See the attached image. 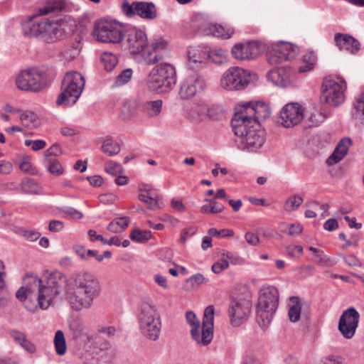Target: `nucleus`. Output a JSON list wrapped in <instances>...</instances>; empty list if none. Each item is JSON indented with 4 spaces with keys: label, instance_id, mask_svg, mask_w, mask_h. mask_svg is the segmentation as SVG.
<instances>
[{
    "label": "nucleus",
    "instance_id": "0e129e2a",
    "mask_svg": "<svg viewBox=\"0 0 364 364\" xmlns=\"http://www.w3.org/2000/svg\"><path fill=\"white\" fill-rule=\"evenodd\" d=\"M208 58L211 59L215 63H220L223 58L225 57V52L221 49L213 50L208 53Z\"/></svg>",
    "mask_w": 364,
    "mask_h": 364
},
{
    "label": "nucleus",
    "instance_id": "4468645a",
    "mask_svg": "<svg viewBox=\"0 0 364 364\" xmlns=\"http://www.w3.org/2000/svg\"><path fill=\"white\" fill-rule=\"evenodd\" d=\"M299 52V48L292 43L277 42L267 48V60L270 65H277L294 58Z\"/></svg>",
    "mask_w": 364,
    "mask_h": 364
},
{
    "label": "nucleus",
    "instance_id": "e433bc0d",
    "mask_svg": "<svg viewBox=\"0 0 364 364\" xmlns=\"http://www.w3.org/2000/svg\"><path fill=\"white\" fill-rule=\"evenodd\" d=\"M139 191L145 192L144 193L139 194L138 198L141 202L146 204L148 208L155 210L159 208L157 196H151L149 190L141 186H139Z\"/></svg>",
    "mask_w": 364,
    "mask_h": 364
},
{
    "label": "nucleus",
    "instance_id": "bf43d9fd",
    "mask_svg": "<svg viewBox=\"0 0 364 364\" xmlns=\"http://www.w3.org/2000/svg\"><path fill=\"white\" fill-rule=\"evenodd\" d=\"M18 234L31 242H34L41 237V233L39 232L23 228H21L19 230Z\"/></svg>",
    "mask_w": 364,
    "mask_h": 364
},
{
    "label": "nucleus",
    "instance_id": "58836bf2",
    "mask_svg": "<svg viewBox=\"0 0 364 364\" xmlns=\"http://www.w3.org/2000/svg\"><path fill=\"white\" fill-rule=\"evenodd\" d=\"M353 116L364 123V92L355 98Z\"/></svg>",
    "mask_w": 364,
    "mask_h": 364
},
{
    "label": "nucleus",
    "instance_id": "de8ad7c7",
    "mask_svg": "<svg viewBox=\"0 0 364 364\" xmlns=\"http://www.w3.org/2000/svg\"><path fill=\"white\" fill-rule=\"evenodd\" d=\"M129 237L132 241L136 242H145L151 239V232L149 230L136 229L132 231Z\"/></svg>",
    "mask_w": 364,
    "mask_h": 364
},
{
    "label": "nucleus",
    "instance_id": "b1692460",
    "mask_svg": "<svg viewBox=\"0 0 364 364\" xmlns=\"http://www.w3.org/2000/svg\"><path fill=\"white\" fill-rule=\"evenodd\" d=\"M334 41L340 50L354 54L360 50V45L358 41L348 34L336 33L334 36Z\"/></svg>",
    "mask_w": 364,
    "mask_h": 364
},
{
    "label": "nucleus",
    "instance_id": "c756f323",
    "mask_svg": "<svg viewBox=\"0 0 364 364\" xmlns=\"http://www.w3.org/2000/svg\"><path fill=\"white\" fill-rule=\"evenodd\" d=\"M187 58L190 66L193 68H198L205 63L208 57L206 52L196 48H191L188 50Z\"/></svg>",
    "mask_w": 364,
    "mask_h": 364
},
{
    "label": "nucleus",
    "instance_id": "ddd939ff",
    "mask_svg": "<svg viewBox=\"0 0 364 364\" xmlns=\"http://www.w3.org/2000/svg\"><path fill=\"white\" fill-rule=\"evenodd\" d=\"M87 26L86 17L70 16V58H75L80 55L82 48V36L87 31Z\"/></svg>",
    "mask_w": 364,
    "mask_h": 364
},
{
    "label": "nucleus",
    "instance_id": "9d476101",
    "mask_svg": "<svg viewBox=\"0 0 364 364\" xmlns=\"http://www.w3.org/2000/svg\"><path fill=\"white\" fill-rule=\"evenodd\" d=\"M147 36L144 31L135 27L127 31L126 43L127 48L132 54L141 53L144 63L147 65H153L158 63L161 56L155 54L151 57L150 48H146Z\"/></svg>",
    "mask_w": 364,
    "mask_h": 364
},
{
    "label": "nucleus",
    "instance_id": "a19ab883",
    "mask_svg": "<svg viewBox=\"0 0 364 364\" xmlns=\"http://www.w3.org/2000/svg\"><path fill=\"white\" fill-rule=\"evenodd\" d=\"M304 202V199L299 195H293L289 197L284 203V209L286 212L291 213L299 208Z\"/></svg>",
    "mask_w": 364,
    "mask_h": 364
},
{
    "label": "nucleus",
    "instance_id": "864d4df0",
    "mask_svg": "<svg viewBox=\"0 0 364 364\" xmlns=\"http://www.w3.org/2000/svg\"><path fill=\"white\" fill-rule=\"evenodd\" d=\"M135 104L132 102H125L121 109V114L124 120L130 119L134 114Z\"/></svg>",
    "mask_w": 364,
    "mask_h": 364
},
{
    "label": "nucleus",
    "instance_id": "2eb2a0df",
    "mask_svg": "<svg viewBox=\"0 0 364 364\" xmlns=\"http://www.w3.org/2000/svg\"><path fill=\"white\" fill-rule=\"evenodd\" d=\"M250 75L246 70L238 67L227 70L220 80V85L229 90H240L249 84Z\"/></svg>",
    "mask_w": 364,
    "mask_h": 364
},
{
    "label": "nucleus",
    "instance_id": "f8f14e48",
    "mask_svg": "<svg viewBox=\"0 0 364 364\" xmlns=\"http://www.w3.org/2000/svg\"><path fill=\"white\" fill-rule=\"evenodd\" d=\"M92 35L99 42L119 43L124 38L122 24L115 20L101 19L95 23Z\"/></svg>",
    "mask_w": 364,
    "mask_h": 364
},
{
    "label": "nucleus",
    "instance_id": "1a4fd4ad",
    "mask_svg": "<svg viewBox=\"0 0 364 364\" xmlns=\"http://www.w3.org/2000/svg\"><path fill=\"white\" fill-rule=\"evenodd\" d=\"M50 81L46 68L36 67L18 73L16 78V85L21 90L38 92L43 90Z\"/></svg>",
    "mask_w": 364,
    "mask_h": 364
},
{
    "label": "nucleus",
    "instance_id": "ea45409f",
    "mask_svg": "<svg viewBox=\"0 0 364 364\" xmlns=\"http://www.w3.org/2000/svg\"><path fill=\"white\" fill-rule=\"evenodd\" d=\"M129 218L122 217L113 220L107 226V230L112 232H120L124 230L129 225Z\"/></svg>",
    "mask_w": 364,
    "mask_h": 364
},
{
    "label": "nucleus",
    "instance_id": "412c9836",
    "mask_svg": "<svg viewBox=\"0 0 364 364\" xmlns=\"http://www.w3.org/2000/svg\"><path fill=\"white\" fill-rule=\"evenodd\" d=\"M251 303L247 299H235L230 302L228 314L233 326H240L246 321L251 311Z\"/></svg>",
    "mask_w": 364,
    "mask_h": 364
},
{
    "label": "nucleus",
    "instance_id": "7c9ffc66",
    "mask_svg": "<svg viewBox=\"0 0 364 364\" xmlns=\"http://www.w3.org/2000/svg\"><path fill=\"white\" fill-rule=\"evenodd\" d=\"M19 121L23 126L28 129H36L41 125L40 118L31 110H22L19 114Z\"/></svg>",
    "mask_w": 364,
    "mask_h": 364
},
{
    "label": "nucleus",
    "instance_id": "6ab92c4d",
    "mask_svg": "<svg viewBox=\"0 0 364 364\" xmlns=\"http://www.w3.org/2000/svg\"><path fill=\"white\" fill-rule=\"evenodd\" d=\"M359 319L360 314L353 307L343 312L339 318L338 328L345 338L350 339L354 336Z\"/></svg>",
    "mask_w": 364,
    "mask_h": 364
},
{
    "label": "nucleus",
    "instance_id": "a878e982",
    "mask_svg": "<svg viewBox=\"0 0 364 364\" xmlns=\"http://www.w3.org/2000/svg\"><path fill=\"white\" fill-rule=\"evenodd\" d=\"M290 69L287 67H280L271 70L267 73V78L274 85L284 87L291 82Z\"/></svg>",
    "mask_w": 364,
    "mask_h": 364
},
{
    "label": "nucleus",
    "instance_id": "423d86ee",
    "mask_svg": "<svg viewBox=\"0 0 364 364\" xmlns=\"http://www.w3.org/2000/svg\"><path fill=\"white\" fill-rule=\"evenodd\" d=\"M215 309L213 306H208L204 311L202 326L193 311L186 314L188 323L191 326V334L193 339L200 346H207L213 338V321Z\"/></svg>",
    "mask_w": 364,
    "mask_h": 364
},
{
    "label": "nucleus",
    "instance_id": "72a5a7b5",
    "mask_svg": "<svg viewBox=\"0 0 364 364\" xmlns=\"http://www.w3.org/2000/svg\"><path fill=\"white\" fill-rule=\"evenodd\" d=\"M208 29L213 36L223 38H230L235 33L232 28L217 23H210Z\"/></svg>",
    "mask_w": 364,
    "mask_h": 364
},
{
    "label": "nucleus",
    "instance_id": "c9c22d12",
    "mask_svg": "<svg viewBox=\"0 0 364 364\" xmlns=\"http://www.w3.org/2000/svg\"><path fill=\"white\" fill-rule=\"evenodd\" d=\"M162 105L163 102L161 100L148 101L143 104L142 110L149 117H156L161 112Z\"/></svg>",
    "mask_w": 364,
    "mask_h": 364
},
{
    "label": "nucleus",
    "instance_id": "f3484780",
    "mask_svg": "<svg viewBox=\"0 0 364 364\" xmlns=\"http://www.w3.org/2000/svg\"><path fill=\"white\" fill-rule=\"evenodd\" d=\"M66 27L67 23L62 18H41V38L48 43L55 42L65 34Z\"/></svg>",
    "mask_w": 364,
    "mask_h": 364
},
{
    "label": "nucleus",
    "instance_id": "aec40b11",
    "mask_svg": "<svg viewBox=\"0 0 364 364\" xmlns=\"http://www.w3.org/2000/svg\"><path fill=\"white\" fill-rule=\"evenodd\" d=\"M205 86V80L197 73L186 77L181 82L179 97L182 100H189L201 92Z\"/></svg>",
    "mask_w": 364,
    "mask_h": 364
},
{
    "label": "nucleus",
    "instance_id": "4d7b16f0",
    "mask_svg": "<svg viewBox=\"0 0 364 364\" xmlns=\"http://www.w3.org/2000/svg\"><path fill=\"white\" fill-rule=\"evenodd\" d=\"M327 117V114L324 112L316 111L310 114L309 119L311 122V126L316 127L319 125Z\"/></svg>",
    "mask_w": 364,
    "mask_h": 364
},
{
    "label": "nucleus",
    "instance_id": "69168bd1",
    "mask_svg": "<svg viewBox=\"0 0 364 364\" xmlns=\"http://www.w3.org/2000/svg\"><path fill=\"white\" fill-rule=\"evenodd\" d=\"M222 257L234 264H240L242 260L240 257L229 251H223L222 252Z\"/></svg>",
    "mask_w": 364,
    "mask_h": 364
},
{
    "label": "nucleus",
    "instance_id": "2f4dec72",
    "mask_svg": "<svg viewBox=\"0 0 364 364\" xmlns=\"http://www.w3.org/2000/svg\"><path fill=\"white\" fill-rule=\"evenodd\" d=\"M288 316L291 322L299 321L301 312V299L299 296H291L289 299Z\"/></svg>",
    "mask_w": 364,
    "mask_h": 364
},
{
    "label": "nucleus",
    "instance_id": "20e7f679",
    "mask_svg": "<svg viewBox=\"0 0 364 364\" xmlns=\"http://www.w3.org/2000/svg\"><path fill=\"white\" fill-rule=\"evenodd\" d=\"M279 300V290L274 286L265 285L260 289L256 304V314L257 321L261 327L266 328L271 323L277 310Z\"/></svg>",
    "mask_w": 364,
    "mask_h": 364
},
{
    "label": "nucleus",
    "instance_id": "f03ea898",
    "mask_svg": "<svg viewBox=\"0 0 364 364\" xmlns=\"http://www.w3.org/2000/svg\"><path fill=\"white\" fill-rule=\"evenodd\" d=\"M37 288L38 306L41 309H47L50 305L52 299L60 294L63 289L67 292V277L59 271L50 272L47 278L46 285L43 284L41 279L36 277H28Z\"/></svg>",
    "mask_w": 364,
    "mask_h": 364
},
{
    "label": "nucleus",
    "instance_id": "a18cd8bd",
    "mask_svg": "<svg viewBox=\"0 0 364 364\" xmlns=\"http://www.w3.org/2000/svg\"><path fill=\"white\" fill-rule=\"evenodd\" d=\"M101 61L103 63L105 69L107 72H111L117 65L118 58L114 53L105 52L102 53L101 56Z\"/></svg>",
    "mask_w": 364,
    "mask_h": 364
},
{
    "label": "nucleus",
    "instance_id": "c03bdc74",
    "mask_svg": "<svg viewBox=\"0 0 364 364\" xmlns=\"http://www.w3.org/2000/svg\"><path fill=\"white\" fill-rule=\"evenodd\" d=\"M54 345L55 351L58 355H63L65 353L67 349L66 342L64 333L60 330H58L55 332L54 337Z\"/></svg>",
    "mask_w": 364,
    "mask_h": 364
},
{
    "label": "nucleus",
    "instance_id": "338daca9",
    "mask_svg": "<svg viewBox=\"0 0 364 364\" xmlns=\"http://www.w3.org/2000/svg\"><path fill=\"white\" fill-rule=\"evenodd\" d=\"M61 154V149L58 144L52 145L46 151V159H52L51 156H55Z\"/></svg>",
    "mask_w": 364,
    "mask_h": 364
},
{
    "label": "nucleus",
    "instance_id": "8fccbe9b",
    "mask_svg": "<svg viewBox=\"0 0 364 364\" xmlns=\"http://www.w3.org/2000/svg\"><path fill=\"white\" fill-rule=\"evenodd\" d=\"M208 117L214 121L221 120L225 117V112L219 105H213L208 109Z\"/></svg>",
    "mask_w": 364,
    "mask_h": 364
},
{
    "label": "nucleus",
    "instance_id": "5fc2aeb1",
    "mask_svg": "<svg viewBox=\"0 0 364 364\" xmlns=\"http://www.w3.org/2000/svg\"><path fill=\"white\" fill-rule=\"evenodd\" d=\"M166 41L161 38H156L154 39L150 45H149V43H147V46H146V48H150V50H151V57H154L155 54H154V53H155L156 50H164L166 48Z\"/></svg>",
    "mask_w": 364,
    "mask_h": 364
},
{
    "label": "nucleus",
    "instance_id": "7ed1b4c3",
    "mask_svg": "<svg viewBox=\"0 0 364 364\" xmlns=\"http://www.w3.org/2000/svg\"><path fill=\"white\" fill-rule=\"evenodd\" d=\"M231 124L233 132L241 139L242 149L255 151L264 144L265 132L256 121H243L233 117Z\"/></svg>",
    "mask_w": 364,
    "mask_h": 364
},
{
    "label": "nucleus",
    "instance_id": "393cba45",
    "mask_svg": "<svg viewBox=\"0 0 364 364\" xmlns=\"http://www.w3.org/2000/svg\"><path fill=\"white\" fill-rule=\"evenodd\" d=\"M85 80L81 73L78 72H70V102L75 104L81 96L84 90Z\"/></svg>",
    "mask_w": 364,
    "mask_h": 364
},
{
    "label": "nucleus",
    "instance_id": "c85d7f7f",
    "mask_svg": "<svg viewBox=\"0 0 364 364\" xmlns=\"http://www.w3.org/2000/svg\"><path fill=\"white\" fill-rule=\"evenodd\" d=\"M9 336L14 339V341L23 348L28 353H33L36 351L35 345L27 339L26 336L24 333L15 329H11L9 331Z\"/></svg>",
    "mask_w": 364,
    "mask_h": 364
},
{
    "label": "nucleus",
    "instance_id": "603ef678",
    "mask_svg": "<svg viewBox=\"0 0 364 364\" xmlns=\"http://www.w3.org/2000/svg\"><path fill=\"white\" fill-rule=\"evenodd\" d=\"M46 160L48 162L47 169L50 173L56 176H59L63 173V169L62 166L55 159H48Z\"/></svg>",
    "mask_w": 364,
    "mask_h": 364
},
{
    "label": "nucleus",
    "instance_id": "0eeeda50",
    "mask_svg": "<svg viewBox=\"0 0 364 364\" xmlns=\"http://www.w3.org/2000/svg\"><path fill=\"white\" fill-rule=\"evenodd\" d=\"M175 68L170 63L154 66L146 78V85L151 91L166 92L173 88L176 81Z\"/></svg>",
    "mask_w": 364,
    "mask_h": 364
},
{
    "label": "nucleus",
    "instance_id": "9b49d317",
    "mask_svg": "<svg viewBox=\"0 0 364 364\" xmlns=\"http://www.w3.org/2000/svg\"><path fill=\"white\" fill-rule=\"evenodd\" d=\"M346 90L345 80L338 75L326 77L321 87V100L331 106L337 107L344 102Z\"/></svg>",
    "mask_w": 364,
    "mask_h": 364
},
{
    "label": "nucleus",
    "instance_id": "a211bd4d",
    "mask_svg": "<svg viewBox=\"0 0 364 364\" xmlns=\"http://www.w3.org/2000/svg\"><path fill=\"white\" fill-rule=\"evenodd\" d=\"M270 110L267 105L262 102H248L245 105L243 110L236 113L234 118L243 121H256L259 123L270 116Z\"/></svg>",
    "mask_w": 364,
    "mask_h": 364
},
{
    "label": "nucleus",
    "instance_id": "f257e3e1",
    "mask_svg": "<svg viewBox=\"0 0 364 364\" xmlns=\"http://www.w3.org/2000/svg\"><path fill=\"white\" fill-rule=\"evenodd\" d=\"M102 293L98 278L87 272L75 273L70 278V311L89 309Z\"/></svg>",
    "mask_w": 364,
    "mask_h": 364
},
{
    "label": "nucleus",
    "instance_id": "3c124183",
    "mask_svg": "<svg viewBox=\"0 0 364 364\" xmlns=\"http://www.w3.org/2000/svg\"><path fill=\"white\" fill-rule=\"evenodd\" d=\"M208 280L204 277L202 274L198 273L190 277L186 280L187 284H189L192 289H196L200 285L206 283Z\"/></svg>",
    "mask_w": 364,
    "mask_h": 364
},
{
    "label": "nucleus",
    "instance_id": "052dcab7",
    "mask_svg": "<svg viewBox=\"0 0 364 364\" xmlns=\"http://www.w3.org/2000/svg\"><path fill=\"white\" fill-rule=\"evenodd\" d=\"M208 234L210 236L218 237H232L234 235V231L230 229H223L218 230L216 228H212L209 229Z\"/></svg>",
    "mask_w": 364,
    "mask_h": 364
},
{
    "label": "nucleus",
    "instance_id": "5701e85b",
    "mask_svg": "<svg viewBox=\"0 0 364 364\" xmlns=\"http://www.w3.org/2000/svg\"><path fill=\"white\" fill-rule=\"evenodd\" d=\"M232 56L237 60H245L255 58L259 53L258 43L255 41L235 44L231 50Z\"/></svg>",
    "mask_w": 364,
    "mask_h": 364
},
{
    "label": "nucleus",
    "instance_id": "473e14b6",
    "mask_svg": "<svg viewBox=\"0 0 364 364\" xmlns=\"http://www.w3.org/2000/svg\"><path fill=\"white\" fill-rule=\"evenodd\" d=\"M6 276L4 264L0 259V306H6L10 298V294L5 280Z\"/></svg>",
    "mask_w": 364,
    "mask_h": 364
},
{
    "label": "nucleus",
    "instance_id": "f704fd0d",
    "mask_svg": "<svg viewBox=\"0 0 364 364\" xmlns=\"http://www.w3.org/2000/svg\"><path fill=\"white\" fill-rule=\"evenodd\" d=\"M317 55L315 52L312 50L307 51L303 55L304 65H301L298 68V72L302 73L312 70L315 67Z\"/></svg>",
    "mask_w": 364,
    "mask_h": 364
},
{
    "label": "nucleus",
    "instance_id": "4c0bfd02",
    "mask_svg": "<svg viewBox=\"0 0 364 364\" xmlns=\"http://www.w3.org/2000/svg\"><path fill=\"white\" fill-rule=\"evenodd\" d=\"M65 6V3L62 0H54L48 2L43 7L38 9V16L47 15L52 12L60 11Z\"/></svg>",
    "mask_w": 364,
    "mask_h": 364
},
{
    "label": "nucleus",
    "instance_id": "79ce46f5",
    "mask_svg": "<svg viewBox=\"0 0 364 364\" xmlns=\"http://www.w3.org/2000/svg\"><path fill=\"white\" fill-rule=\"evenodd\" d=\"M21 188L26 194H38L39 192L38 184L31 178H25L21 181Z\"/></svg>",
    "mask_w": 364,
    "mask_h": 364
},
{
    "label": "nucleus",
    "instance_id": "49530a36",
    "mask_svg": "<svg viewBox=\"0 0 364 364\" xmlns=\"http://www.w3.org/2000/svg\"><path fill=\"white\" fill-rule=\"evenodd\" d=\"M104 153L109 156H114L120 151L119 144L110 138L106 139L102 146Z\"/></svg>",
    "mask_w": 364,
    "mask_h": 364
},
{
    "label": "nucleus",
    "instance_id": "680f3d73",
    "mask_svg": "<svg viewBox=\"0 0 364 364\" xmlns=\"http://www.w3.org/2000/svg\"><path fill=\"white\" fill-rule=\"evenodd\" d=\"M309 250L312 252L315 257H316V259L315 260L317 263H328L330 262V259L324 255V252L321 250H318L314 247H309Z\"/></svg>",
    "mask_w": 364,
    "mask_h": 364
},
{
    "label": "nucleus",
    "instance_id": "cd10ccee",
    "mask_svg": "<svg viewBox=\"0 0 364 364\" xmlns=\"http://www.w3.org/2000/svg\"><path fill=\"white\" fill-rule=\"evenodd\" d=\"M21 27L25 36L41 38V18L39 17H29L22 22Z\"/></svg>",
    "mask_w": 364,
    "mask_h": 364
},
{
    "label": "nucleus",
    "instance_id": "e2e57ef3",
    "mask_svg": "<svg viewBox=\"0 0 364 364\" xmlns=\"http://www.w3.org/2000/svg\"><path fill=\"white\" fill-rule=\"evenodd\" d=\"M229 267V262L227 259H222L218 262H215L212 265V271L215 274H220L223 271L227 269Z\"/></svg>",
    "mask_w": 364,
    "mask_h": 364
},
{
    "label": "nucleus",
    "instance_id": "4be33fe9",
    "mask_svg": "<svg viewBox=\"0 0 364 364\" xmlns=\"http://www.w3.org/2000/svg\"><path fill=\"white\" fill-rule=\"evenodd\" d=\"M304 109L298 103L285 105L280 112V123L289 128L299 124L304 119Z\"/></svg>",
    "mask_w": 364,
    "mask_h": 364
},
{
    "label": "nucleus",
    "instance_id": "dca6fc26",
    "mask_svg": "<svg viewBox=\"0 0 364 364\" xmlns=\"http://www.w3.org/2000/svg\"><path fill=\"white\" fill-rule=\"evenodd\" d=\"M122 10L128 17L137 15L144 19L153 20L157 16L156 6L152 2L133 1L129 4L127 1H124L122 4Z\"/></svg>",
    "mask_w": 364,
    "mask_h": 364
},
{
    "label": "nucleus",
    "instance_id": "37998d69",
    "mask_svg": "<svg viewBox=\"0 0 364 364\" xmlns=\"http://www.w3.org/2000/svg\"><path fill=\"white\" fill-rule=\"evenodd\" d=\"M134 71L132 68H126L122 70L116 77L114 85L122 87L129 83L133 77Z\"/></svg>",
    "mask_w": 364,
    "mask_h": 364
},
{
    "label": "nucleus",
    "instance_id": "09e8293b",
    "mask_svg": "<svg viewBox=\"0 0 364 364\" xmlns=\"http://www.w3.org/2000/svg\"><path fill=\"white\" fill-rule=\"evenodd\" d=\"M83 330V324L80 318H77L70 323V331H71L74 339H77L80 337L82 335Z\"/></svg>",
    "mask_w": 364,
    "mask_h": 364
},
{
    "label": "nucleus",
    "instance_id": "774afa93",
    "mask_svg": "<svg viewBox=\"0 0 364 364\" xmlns=\"http://www.w3.org/2000/svg\"><path fill=\"white\" fill-rule=\"evenodd\" d=\"M118 328L114 326H100L97 331L99 333H104L108 336H113L117 332Z\"/></svg>",
    "mask_w": 364,
    "mask_h": 364
},
{
    "label": "nucleus",
    "instance_id": "bb28decb",
    "mask_svg": "<svg viewBox=\"0 0 364 364\" xmlns=\"http://www.w3.org/2000/svg\"><path fill=\"white\" fill-rule=\"evenodd\" d=\"M351 145L350 138H343L338 143L334 151L328 158L326 163L328 166H331L340 162L347 154L349 147Z\"/></svg>",
    "mask_w": 364,
    "mask_h": 364
},
{
    "label": "nucleus",
    "instance_id": "39448f33",
    "mask_svg": "<svg viewBox=\"0 0 364 364\" xmlns=\"http://www.w3.org/2000/svg\"><path fill=\"white\" fill-rule=\"evenodd\" d=\"M139 329L146 338L156 341L161 335L162 323L156 307L150 301H143L137 316Z\"/></svg>",
    "mask_w": 364,
    "mask_h": 364
},
{
    "label": "nucleus",
    "instance_id": "6e6d98bb",
    "mask_svg": "<svg viewBox=\"0 0 364 364\" xmlns=\"http://www.w3.org/2000/svg\"><path fill=\"white\" fill-rule=\"evenodd\" d=\"M36 287L33 285V283L32 282V285L29 287H21L18 289V291L16 293V298L21 301H23L26 300L27 297H32V294L33 292V288Z\"/></svg>",
    "mask_w": 364,
    "mask_h": 364
},
{
    "label": "nucleus",
    "instance_id": "13d9d810",
    "mask_svg": "<svg viewBox=\"0 0 364 364\" xmlns=\"http://www.w3.org/2000/svg\"><path fill=\"white\" fill-rule=\"evenodd\" d=\"M68 76V72L65 73V78L63 82V92L59 95L57 98L56 104L58 105H63L68 100V82H66L65 78Z\"/></svg>",
    "mask_w": 364,
    "mask_h": 364
},
{
    "label": "nucleus",
    "instance_id": "6e6552de",
    "mask_svg": "<svg viewBox=\"0 0 364 364\" xmlns=\"http://www.w3.org/2000/svg\"><path fill=\"white\" fill-rule=\"evenodd\" d=\"M80 358L84 364H111L114 354L109 342L100 343L97 336H92L87 338Z\"/></svg>",
    "mask_w": 364,
    "mask_h": 364
}]
</instances>
